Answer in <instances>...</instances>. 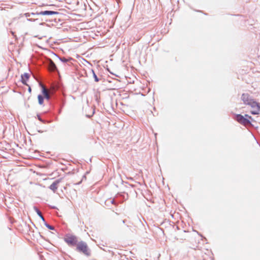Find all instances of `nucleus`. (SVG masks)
<instances>
[{
  "label": "nucleus",
  "mask_w": 260,
  "mask_h": 260,
  "mask_svg": "<svg viewBox=\"0 0 260 260\" xmlns=\"http://www.w3.org/2000/svg\"><path fill=\"white\" fill-rule=\"evenodd\" d=\"M48 68L50 71L55 72L57 71V67L54 62L52 60H49L48 63Z\"/></svg>",
  "instance_id": "8"
},
{
  "label": "nucleus",
  "mask_w": 260,
  "mask_h": 260,
  "mask_svg": "<svg viewBox=\"0 0 260 260\" xmlns=\"http://www.w3.org/2000/svg\"><path fill=\"white\" fill-rule=\"evenodd\" d=\"M42 93H43L44 96H45L47 93H48V92L47 89L44 86H42Z\"/></svg>",
  "instance_id": "14"
},
{
  "label": "nucleus",
  "mask_w": 260,
  "mask_h": 260,
  "mask_svg": "<svg viewBox=\"0 0 260 260\" xmlns=\"http://www.w3.org/2000/svg\"><path fill=\"white\" fill-rule=\"evenodd\" d=\"M111 202L113 204H115V201L114 200H112L111 201Z\"/></svg>",
  "instance_id": "20"
},
{
  "label": "nucleus",
  "mask_w": 260,
  "mask_h": 260,
  "mask_svg": "<svg viewBox=\"0 0 260 260\" xmlns=\"http://www.w3.org/2000/svg\"><path fill=\"white\" fill-rule=\"evenodd\" d=\"M44 96V98H45L46 99H47L48 100H49L50 99V96L49 93H47L46 95H45Z\"/></svg>",
  "instance_id": "17"
},
{
  "label": "nucleus",
  "mask_w": 260,
  "mask_h": 260,
  "mask_svg": "<svg viewBox=\"0 0 260 260\" xmlns=\"http://www.w3.org/2000/svg\"><path fill=\"white\" fill-rule=\"evenodd\" d=\"M28 91H29V92L31 91V88H30V87H29Z\"/></svg>",
  "instance_id": "21"
},
{
  "label": "nucleus",
  "mask_w": 260,
  "mask_h": 260,
  "mask_svg": "<svg viewBox=\"0 0 260 260\" xmlns=\"http://www.w3.org/2000/svg\"><path fill=\"white\" fill-rule=\"evenodd\" d=\"M92 72L93 74V77L94 78V81L96 82H99L100 79L98 78V77H97V76L96 75L95 73H94V72L93 70H92Z\"/></svg>",
  "instance_id": "13"
},
{
  "label": "nucleus",
  "mask_w": 260,
  "mask_h": 260,
  "mask_svg": "<svg viewBox=\"0 0 260 260\" xmlns=\"http://www.w3.org/2000/svg\"><path fill=\"white\" fill-rule=\"evenodd\" d=\"M236 120L238 122L245 126H249L251 125L250 120L241 114H238L236 115Z\"/></svg>",
  "instance_id": "3"
},
{
  "label": "nucleus",
  "mask_w": 260,
  "mask_h": 260,
  "mask_svg": "<svg viewBox=\"0 0 260 260\" xmlns=\"http://www.w3.org/2000/svg\"><path fill=\"white\" fill-rule=\"evenodd\" d=\"M36 15H37V12L36 13H27L25 14V16L26 17H31V16H35Z\"/></svg>",
  "instance_id": "15"
},
{
  "label": "nucleus",
  "mask_w": 260,
  "mask_h": 260,
  "mask_svg": "<svg viewBox=\"0 0 260 260\" xmlns=\"http://www.w3.org/2000/svg\"><path fill=\"white\" fill-rule=\"evenodd\" d=\"M44 222H45V225H46V226L49 230H53L54 229V228L53 226L49 225V224L46 223L45 221Z\"/></svg>",
  "instance_id": "16"
},
{
  "label": "nucleus",
  "mask_w": 260,
  "mask_h": 260,
  "mask_svg": "<svg viewBox=\"0 0 260 260\" xmlns=\"http://www.w3.org/2000/svg\"><path fill=\"white\" fill-rule=\"evenodd\" d=\"M61 179H57L54 181L49 187V189L55 192L58 188V185L60 182Z\"/></svg>",
  "instance_id": "7"
},
{
  "label": "nucleus",
  "mask_w": 260,
  "mask_h": 260,
  "mask_svg": "<svg viewBox=\"0 0 260 260\" xmlns=\"http://www.w3.org/2000/svg\"><path fill=\"white\" fill-rule=\"evenodd\" d=\"M241 99L245 105H249L254 101L248 93H243Z\"/></svg>",
  "instance_id": "5"
},
{
  "label": "nucleus",
  "mask_w": 260,
  "mask_h": 260,
  "mask_svg": "<svg viewBox=\"0 0 260 260\" xmlns=\"http://www.w3.org/2000/svg\"><path fill=\"white\" fill-rule=\"evenodd\" d=\"M76 250L83 253L86 256H89L90 255V250L86 243L82 241L78 243L76 245Z\"/></svg>",
  "instance_id": "1"
},
{
  "label": "nucleus",
  "mask_w": 260,
  "mask_h": 260,
  "mask_svg": "<svg viewBox=\"0 0 260 260\" xmlns=\"http://www.w3.org/2000/svg\"><path fill=\"white\" fill-rule=\"evenodd\" d=\"M29 78V74L28 73H25L24 74L21 75V81L22 83L24 85H27L26 81Z\"/></svg>",
  "instance_id": "9"
},
{
  "label": "nucleus",
  "mask_w": 260,
  "mask_h": 260,
  "mask_svg": "<svg viewBox=\"0 0 260 260\" xmlns=\"http://www.w3.org/2000/svg\"><path fill=\"white\" fill-rule=\"evenodd\" d=\"M244 117H245V118H246V117H248V118H250V119H251V117L250 116H249V115H247V114H245Z\"/></svg>",
  "instance_id": "19"
},
{
  "label": "nucleus",
  "mask_w": 260,
  "mask_h": 260,
  "mask_svg": "<svg viewBox=\"0 0 260 260\" xmlns=\"http://www.w3.org/2000/svg\"><path fill=\"white\" fill-rule=\"evenodd\" d=\"M64 240L70 246H76L79 242L77 237L71 234H67L64 237Z\"/></svg>",
  "instance_id": "2"
},
{
  "label": "nucleus",
  "mask_w": 260,
  "mask_h": 260,
  "mask_svg": "<svg viewBox=\"0 0 260 260\" xmlns=\"http://www.w3.org/2000/svg\"><path fill=\"white\" fill-rule=\"evenodd\" d=\"M58 14V12H57L53 11H49V10L37 12V15H41L49 16V15H56V14Z\"/></svg>",
  "instance_id": "6"
},
{
  "label": "nucleus",
  "mask_w": 260,
  "mask_h": 260,
  "mask_svg": "<svg viewBox=\"0 0 260 260\" xmlns=\"http://www.w3.org/2000/svg\"><path fill=\"white\" fill-rule=\"evenodd\" d=\"M34 210L37 212V214L40 217V218L42 219V220L45 222V220L44 217H43L41 212L39 210L38 208H37L36 207H34Z\"/></svg>",
  "instance_id": "10"
},
{
  "label": "nucleus",
  "mask_w": 260,
  "mask_h": 260,
  "mask_svg": "<svg viewBox=\"0 0 260 260\" xmlns=\"http://www.w3.org/2000/svg\"><path fill=\"white\" fill-rule=\"evenodd\" d=\"M38 119H39L40 121H41V122H43V123H45L44 121L42 120V119L41 118V117H40L39 115H38Z\"/></svg>",
  "instance_id": "18"
},
{
  "label": "nucleus",
  "mask_w": 260,
  "mask_h": 260,
  "mask_svg": "<svg viewBox=\"0 0 260 260\" xmlns=\"http://www.w3.org/2000/svg\"><path fill=\"white\" fill-rule=\"evenodd\" d=\"M38 99L39 104L40 105H42L44 102V96L41 94H39L38 96Z\"/></svg>",
  "instance_id": "11"
},
{
  "label": "nucleus",
  "mask_w": 260,
  "mask_h": 260,
  "mask_svg": "<svg viewBox=\"0 0 260 260\" xmlns=\"http://www.w3.org/2000/svg\"><path fill=\"white\" fill-rule=\"evenodd\" d=\"M122 222L123 223H125V220H123Z\"/></svg>",
  "instance_id": "22"
},
{
  "label": "nucleus",
  "mask_w": 260,
  "mask_h": 260,
  "mask_svg": "<svg viewBox=\"0 0 260 260\" xmlns=\"http://www.w3.org/2000/svg\"><path fill=\"white\" fill-rule=\"evenodd\" d=\"M59 59L61 62H62L63 63H66V62H68L69 60H72V58L71 57H70L69 58H66L64 57H59Z\"/></svg>",
  "instance_id": "12"
},
{
  "label": "nucleus",
  "mask_w": 260,
  "mask_h": 260,
  "mask_svg": "<svg viewBox=\"0 0 260 260\" xmlns=\"http://www.w3.org/2000/svg\"><path fill=\"white\" fill-rule=\"evenodd\" d=\"M250 106L252 108L251 113L253 115H257L260 112V105L257 102L254 101L251 103Z\"/></svg>",
  "instance_id": "4"
}]
</instances>
